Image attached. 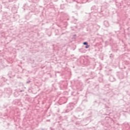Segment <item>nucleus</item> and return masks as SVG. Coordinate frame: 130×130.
I'll use <instances>...</instances> for the list:
<instances>
[{
  "label": "nucleus",
  "instance_id": "nucleus-10",
  "mask_svg": "<svg viewBox=\"0 0 130 130\" xmlns=\"http://www.w3.org/2000/svg\"><path fill=\"white\" fill-rule=\"evenodd\" d=\"M30 82H31L30 81H28L26 83H27V84H29V83H30Z\"/></svg>",
  "mask_w": 130,
  "mask_h": 130
},
{
  "label": "nucleus",
  "instance_id": "nucleus-1",
  "mask_svg": "<svg viewBox=\"0 0 130 130\" xmlns=\"http://www.w3.org/2000/svg\"><path fill=\"white\" fill-rule=\"evenodd\" d=\"M91 13L90 14L91 16H93V14H96V13H98V12H99V9L98 7H96L95 6H92L91 7Z\"/></svg>",
  "mask_w": 130,
  "mask_h": 130
},
{
  "label": "nucleus",
  "instance_id": "nucleus-2",
  "mask_svg": "<svg viewBox=\"0 0 130 130\" xmlns=\"http://www.w3.org/2000/svg\"><path fill=\"white\" fill-rule=\"evenodd\" d=\"M109 79L111 82H114V81H115V78L113 76H111Z\"/></svg>",
  "mask_w": 130,
  "mask_h": 130
},
{
  "label": "nucleus",
  "instance_id": "nucleus-7",
  "mask_svg": "<svg viewBox=\"0 0 130 130\" xmlns=\"http://www.w3.org/2000/svg\"><path fill=\"white\" fill-rule=\"evenodd\" d=\"M83 45H88V42H84L83 43Z\"/></svg>",
  "mask_w": 130,
  "mask_h": 130
},
{
  "label": "nucleus",
  "instance_id": "nucleus-8",
  "mask_svg": "<svg viewBox=\"0 0 130 130\" xmlns=\"http://www.w3.org/2000/svg\"><path fill=\"white\" fill-rule=\"evenodd\" d=\"M88 47H90V45H87L85 47V48L88 49Z\"/></svg>",
  "mask_w": 130,
  "mask_h": 130
},
{
  "label": "nucleus",
  "instance_id": "nucleus-6",
  "mask_svg": "<svg viewBox=\"0 0 130 130\" xmlns=\"http://www.w3.org/2000/svg\"><path fill=\"white\" fill-rule=\"evenodd\" d=\"M86 1L85 2H82V4H85V3L87 2H91L92 0H85Z\"/></svg>",
  "mask_w": 130,
  "mask_h": 130
},
{
  "label": "nucleus",
  "instance_id": "nucleus-13",
  "mask_svg": "<svg viewBox=\"0 0 130 130\" xmlns=\"http://www.w3.org/2000/svg\"><path fill=\"white\" fill-rule=\"evenodd\" d=\"M20 92H22V90H21Z\"/></svg>",
  "mask_w": 130,
  "mask_h": 130
},
{
  "label": "nucleus",
  "instance_id": "nucleus-9",
  "mask_svg": "<svg viewBox=\"0 0 130 130\" xmlns=\"http://www.w3.org/2000/svg\"><path fill=\"white\" fill-rule=\"evenodd\" d=\"M82 49H82V48L79 49V51H80V52H83L82 51Z\"/></svg>",
  "mask_w": 130,
  "mask_h": 130
},
{
  "label": "nucleus",
  "instance_id": "nucleus-11",
  "mask_svg": "<svg viewBox=\"0 0 130 130\" xmlns=\"http://www.w3.org/2000/svg\"><path fill=\"white\" fill-rule=\"evenodd\" d=\"M93 16H94V17H95L96 16V14L93 15Z\"/></svg>",
  "mask_w": 130,
  "mask_h": 130
},
{
  "label": "nucleus",
  "instance_id": "nucleus-4",
  "mask_svg": "<svg viewBox=\"0 0 130 130\" xmlns=\"http://www.w3.org/2000/svg\"><path fill=\"white\" fill-rule=\"evenodd\" d=\"M68 110L69 111H71V110H72V109H74V106H69L68 107Z\"/></svg>",
  "mask_w": 130,
  "mask_h": 130
},
{
  "label": "nucleus",
  "instance_id": "nucleus-3",
  "mask_svg": "<svg viewBox=\"0 0 130 130\" xmlns=\"http://www.w3.org/2000/svg\"><path fill=\"white\" fill-rule=\"evenodd\" d=\"M104 24L105 26H106V27H109V23L107 21H105L104 22Z\"/></svg>",
  "mask_w": 130,
  "mask_h": 130
},
{
  "label": "nucleus",
  "instance_id": "nucleus-12",
  "mask_svg": "<svg viewBox=\"0 0 130 130\" xmlns=\"http://www.w3.org/2000/svg\"><path fill=\"white\" fill-rule=\"evenodd\" d=\"M50 120H48V121H50Z\"/></svg>",
  "mask_w": 130,
  "mask_h": 130
},
{
  "label": "nucleus",
  "instance_id": "nucleus-5",
  "mask_svg": "<svg viewBox=\"0 0 130 130\" xmlns=\"http://www.w3.org/2000/svg\"><path fill=\"white\" fill-rule=\"evenodd\" d=\"M77 102H78V99H76V101L75 102L72 103V105L73 104H77Z\"/></svg>",
  "mask_w": 130,
  "mask_h": 130
}]
</instances>
